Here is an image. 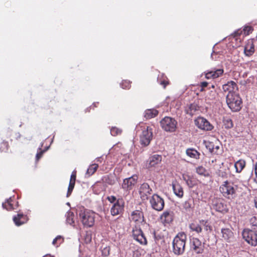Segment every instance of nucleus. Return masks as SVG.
<instances>
[{
  "label": "nucleus",
  "instance_id": "1a4fd4ad",
  "mask_svg": "<svg viewBox=\"0 0 257 257\" xmlns=\"http://www.w3.org/2000/svg\"><path fill=\"white\" fill-rule=\"evenodd\" d=\"M153 137L152 129L148 126L143 131L140 136V142L142 145L147 146L150 143Z\"/></svg>",
  "mask_w": 257,
  "mask_h": 257
},
{
  "label": "nucleus",
  "instance_id": "864d4df0",
  "mask_svg": "<svg viewBox=\"0 0 257 257\" xmlns=\"http://www.w3.org/2000/svg\"><path fill=\"white\" fill-rule=\"evenodd\" d=\"M211 95L210 96V97H209V98L210 99H213L214 98H215V96L216 95V92L215 91H211Z\"/></svg>",
  "mask_w": 257,
  "mask_h": 257
},
{
  "label": "nucleus",
  "instance_id": "72a5a7b5",
  "mask_svg": "<svg viewBox=\"0 0 257 257\" xmlns=\"http://www.w3.org/2000/svg\"><path fill=\"white\" fill-rule=\"evenodd\" d=\"M192 200L191 199L182 203V207L186 211H189L191 208Z\"/></svg>",
  "mask_w": 257,
  "mask_h": 257
},
{
  "label": "nucleus",
  "instance_id": "5701e85b",
  "mask_svg": "<svg viewBox=\"0 0 257 257\" xmlns=\"http://www.w3.org/2000/svg\"><path fill=\"white\" fill-rule=\"evenodd\" d=\"M174 194L179 198H182L184 194L183 188L179 183H174L172 185Z\"/></svg>",
  "mask_w": 257,
  "mask_h": 257
},
{
  "label": "nucleus",
  "instance_id": "9b49d317",
  "mask_svg": "<svg viewBox=\"0 0 257 257\" xmlns=\"http://www.w3.org/2000/svg\"><path fill=\"white\" fill-rule=\"evenodd\" d=\"M124 202L122 199H119L117 200L110 209L111 214L115 216L121 213L123 211Z\"/></svg>",
  "mask_w": 257,
  "mask_h": 257
},
{
  "label": "nucleus",
  "instance_id": "37998d69",
  "mask_svg": "<svg viewBox=\"0 0 257 257\" xmlns=\"http://www.w3.org/2000/svg\"><path fill=\"white\" fill-rule=\"evenodd\" d=\"M120 86L123 89H128L131 87V83L129 81L124 80L120 84Z\"/></svg>",
  "mask_w": 257,
  "mask_h": 257
},
{
  "label": "nucleus",
  "instance_id": "13d9d810",
  "mask_svg": "<svg viewBox=\"0 0 257 257\" xmlns=\"http://www.w3.org/2000/svg\"><path fill=\"white\" fill-rule=\"evenodd\" d=\"M207 85H208V83L207 82H202L201 83V85L202 87H205L207 86Z\"/></svg>",
  "mask_w": 257,
  "mask_h": 257
},
{
  "label": "nucleus",
  "instance_id": "603ef678",
  "mask_svg": "<svg viewBox=\"0 0 257 257\" xmlns=\"http://www.w3.org/2000/svg\"><path fill=\"white\" fill-rule=\"evenodd\" d=\"M44 151H40L39 153H38L37 154H36V160L38 161L40 158H41V157L42 156V155H43V153Z\"/></svg>",
  "mask_w": 257,
  "mask_h": 257
},
{
  "label": "nucleus",
  "instance_id": "c85d7f7f",
  "mask_svg": "<svg viewBox=\"0 0 257 257\" xmlns=\"http://www.w3.org/2000/svg\"><path fill=\"white\" fill-rule=\"evenodd\" d=\"M158 113V111L154 109H148L145 111V117L147 119H150L155 117Z\"/></svg>",
  "mask_w": 257,
  "mask_h": 257
},
{
  "label": "nucleus",
  "instance_id": "09e8293b",
  "mask_svg": "<svg viewBox=\"0 0 257 257\" xmlns=\"http://www.w3.org/2000/svg\"><path fill=\"white\" fill-rule=\"evenodd\" d=\"M205 77L207 79L213 78L212 71H209L205 74Z\"/></svg>",
  "mask_w": 257,
  "mask_h": 257
},
{
  "label": "nucleus",
  "instance_id": "0e129e2a",
  "mask_svg": "<svg viewBox=\"0 0 257 257\" xmlns=\"http://www.w3.org/2000/svg\"><path fill=\"white\" fill-rule=\"evenodd\" d=\"M67 205H70V203H67Z\"/></svg>",
  "mask_w": 257,
  "mask_h": 257
},
{
  "label": "nucleus",
  "instance_id": "e433bc0d",
  "mask_svg": "<svg viewBox=\"0 0 257 257\" xmlns=\"http://www.w3.org/2000/svg\"><path fill=\"white\" fill-rule=\"evenodd\" d=\"M142 251V249L140 248H135L132 250L131 255L132 257H141Z\"/></svg>",
  "mask_w": 257,
  "mask_h": 257
},
{
  "label": "nucleus",
  "instance_id": "4be33fe9",
  "mask_svg": "<svg viewBox=\"0 0 257 257\" xmlns=\"http://www.w3.org/2000/svg\"><path fill=\"white\" fill-rule=\"evenodd\" d=\"M199 106L196 103H191L186 108V111L187 114L193 116L199 111Z\"/></svg>",
  "mask_w": 257,
  "mask_h": 257
},
{
  "label": "nucleus",
  "instance_id": "0eeeda50",
  "mask_svg": "<svg viewBox=\"0 0 257 257\" xmlns=\"http://www.w3.org/2000/svg\"><path fill=\"white\" fill-rule=\"evenodd\" d=\"M243 238L250 245H257V233L255 231L248 228L244 229L242 232Z\"/></svg>",
  "mask_w": 257,
  "mask_h": 257
},
{
  "label": "nucleus",
  "instance_id": "69168bd1",
  "mask_svg": "<svg viewBox=\"0 0 257 257\" xmlns=\"http://www.w3.org/2000/svg\"><path fill=\"white\" fill-rule=\"evenodd\" d=\"M214 85H212V88H214Z\"/></svg>",
  "mask_w": 257,
  "mask_h": 257
},
{
  "label": "nucleus",
  "instance_id": "4468645a",
  "mask_svg": "<svg viewBox=\"0 0 257 257\" xmlns=\"http://www.w3.org/2000/svg\"><path fill=\"white\" fill-rule=\"evenodd\" d=\"M191 247L196 253H202L204 250V245L197 238H193L191 241Z\"/></svg>",
  "mask_w": 257,
  "mask_h": 257
},
{
  "label": "nucleus",
  "instance_id": "dca6fc26",
  "mask_svg": "<svg viewBox=\"0 0 257 257\" xmlns=\"http://www.w3.org/2000/svg\"><path fill=\"white\" fill-rule=\"evenodd\" d=\"M173 212L170 210L164 211L160 216L162 222L164 224H169L173 220Z\"/></svg>",
  "mask_w": 257,
  "mask_h": 257
},
{
  "label": "nucleus",
  "instance_id": "c03bdc74",
  "mask_svg": "<svg viewBox=\"0 0 257 257\" xmlns=\"http://www.w3.org/2000/svg\"><path fill=\"white\" fill-rule=\"evenodd\" d=\"M199 222L202 228V227L204 228L206 226L210 224L207 220H200Z\"/></svg>",
  "mask_w": 257,
  "mask_h": 257
},
{
  "label": "nucleus",
  "instance_id": "7ed1b4c3",
  "mask_svg": "<svg viewBox=\"0 0 257 257\" xmlns=\"http://www.w3.org/2000/svg\"><path fill=\"white\" fill-rule=\"evenodd\" d=\"M187 236L184 232H179L174 237L173 241L174 253L176 255L182 254L185 250Z\"/></svg>",
  "mask_w": 257,
  "mask_h": 257
},
{
  "label": "nucleus",
  "instance_id": "20e7f679",
  "mask_svg": "<svg viewBox=\"0 0 257 257\" xmlns=\"http://www.w3.org/2000/svg\"><path fill=\"white\" fill-rule=\"evenodd\" d=\"M226 103L233 111H237L241 108V99L236 93H228L226 96Z\"/></svg>",
  "mask_w": 257,
  "mask_h": 257
},
{
  "label": "nucleus",
  "instance_id": "393cba45",
  "mask_svg": "<svg viewBox=\"0 0 257 257\" xmlns=\"http://www.w3.org/2000/svg\"><path fill=\"white\" fill-rule=\"evenodd\" d=\"M186 154L190 158L198 159L199 158L200 153L195 149L189 148L186 150Z\"/></svg>",
  "mask_w": 257,
  "mask_h": 257
},
{
  "label": "nucleus",
  "instance_id": "c756f323",
  "mask_svg": "<svg viewBox=\"0 0 257 257\" xmlns=\"http://www.w3.org/2000/svg\"><path fill=\"white\" fill-rule=\"evenodd\" d=\"M189 228L192 231H195L197 233L201 232L202 228H201L200 222L199 223H192L189 225Z\"/></svg>",
  "mask_w": 257,
  "mask_h": 257
},
{
  "label": "nucleus",
  "instance_id": "052dcab7",
  "mask_svg": "<svg viewBox=\"0 0 257 257\" xmlns=\"http://www.w3.org/2000/svg\"><path fill=\"white\" fill-rule=\"evenodd\" d=\"M255 206L257 208V198L254 199Z\"/></svg>",
  "mask_w": 257,
  "mask_h": 257
},
{
  "label": "nucleus",
  "instance_id": "2eb2a0df",
  "mask_svg": "<svg viewBox=\"0 0 257 257\" xmlns=\"http://www.w3.org/2000/svg\"><path fill=\"white\" fill-rule=\"evenodd\" d=\"M222 89L225 92L228 91V93H235V91L238 89V87L235 82L230 81L223 85Z\"/></svg>",
  "mask_w": 257,
  "mask_h": 257
},
{
  "label": "nucleus",
  "instance_id": "5fc2aeb1",
  "mask_svg": "<svg viewBox=\"0 0 257 257\" xmlns=\"http://www.w3.org/2000/svg\"><path fill=\"white\" fill-rule=\"evenodd\" d=\"M217 55H218L217 53L213 52L211 54V57L212 58V59L216 60L218 58Z\"/></svg>",
  "mask_w": 257,
  "mask_h": 257
},
{
  "label": "nucleus",
  "instance_id": "bb28decb",
  "mask_svg": "<svg viewBox=\"0 0 257 257\" xmlns=\"http://www.w3.org/2000/svg\"><path fill=\"white\" fill-rule=\"evenodd\" d=\"M196 172L200 176L208 177L209 172L203 166H199L196 168Z\"/></svg>",
  "mask_w": 257,
  "mask_h": 257
},
{
  "label": "nucleus",
  "instance_id": "6ab92c4d",
  "mask_svg": "<svg viewBox=\"0 0 257 257\" xmlns=\"http://www.w3.org/2000/svg\"><path fill=\"white\" fill-rule=\"evenodd\" d=\"M13 221L17 226H20L26 222L27 216L23 214L19 213L13 217Z\"/></svg>",
  "mask_w": 257,
  "mask_h": 257
},
{
  "label": "nucleus",
  "instance_id": "ddd939ff",
  "mask_svg": "<svg viewBox=\"0 0 257 257\" xmlns=\"http://www.w3.org/2000/svg\"><path fill=\"white\" fill-rule=\"evenodd\" d=\"M152 190L148 183H144L139 188V193L143 200L148 199V196L152 193Z\"/></svg>",
  "mask_w": 257,
  "mask_h": 257
},
{
  "label": "nucleus",
  "instance_id": "423d86ee",
  "mask_svg": "<svg viewBox=\"0 0 257 257\" xmlns=\"http://www.w3.org/2000/svg\"><path fill=\"white\" fill-rule=\"evenodd\" d=\"M160 124L165 131L174 132L176 131L177 122L174 118L166 116L161 120Z\"/></svg>",
  "mask_w": 257,
  "mask_h": 257
},
{
  "label": "nucleus",
  "instance_id": "f03ea898",
  "mask_svg": "<svg viewBox=\"0 0 257 257\" xmlns=\"http://www.w3.org/2000/svg\"><path fill=\"white\" fill-rule=\"evenodd\" d=\"M78 213L79 219L84 227H90L94 225L95 221L94 212L81 207L78 210Z\"/></svg>",
  "mask_w": 257,
  "mask_h": 257
},
{
  "label": "nucleus",
  "instance_id": "79ce46f5",
  "mask_svg": "<svg viewBox=\"0 0 257 257\" xmlns=\"http://www.w3.org/2000/svg\"><path fill=\"white\" fill-rule=\"evenodd\" d=\"M206 148L212 153L216 154L217 153L214 150V145L212 143H208L206 145Z\"/></svg>",
  "mask_w": 257,
  "mask_h": 257
},
{
  "label": "nucleus",
  "instance_id": "680f3d73",
  "mask_svg": "<svg viewBox=\"0 0 257 257\" xmlns=\"http://www.w3.org/2000/svg\"><path fill=\"white\" fill-rule=\"evenodd\" d=\"M109 184H111V185H112V184H114V182H112V181H111V182H109Z\"/></svg>",
  "mask_w": 257,
  "mask_h": 257
},
{
  "label": "nucleus",
  "instance_id": "2f4dec72",
  "mask_svg": "<svg viewBox=\"0 0 257 257\" xmlns=\"http://www.w3.org/2000/svg\"><path fill=\"white\" fill-rule=\"evenodd\" d=\"M184 180L189 188H193L196 184L195 181L189 176L184 177Z\"/></svg>",
  "mask_w": 257,
  "mask_h": 257
},
{
  "label": "nucleus",
  "instance_id": "b1692460",
  "mask_svg": "<svg viewBox=\"0 0 257 257\" xmlns=\"http://www.w3.org/2000/svg\"><path fill=\"white\" fill-rule=\"evenodd\" d=\"M221 233L222 237L227 241H230L231 239L233 238V233L229 228L221 229Z\"/></svg>",
  "mask_w": 257,
  "mask_h": 257
},
{
  "label": "nucleus",
  "instance_id": "aec40b11",
  "mask_svg": "<svg viewBox=\"0 0 257 257\" xmlns=\"http://www.w3.org/2000/svg\"><path fill=\"white\" fill-rule=\"evenodd\" d=\"M162 160V156L159 155H154L150 157L148 160V167H153L158 164Z\"/></svg>",
  "mask_w": 257,
  "mask_h": 257
},
{
  "label": "nucleus",
  "instance_id": "f257e3e1",
  "mask_svg": "<svg viewBox=\"0 0 257 257\" xmlns=\"http://www.w3.org/2000/svg\"><path fill=\"white\" fill-rule=\"evenodd\" d=\"M130 219L136 223L132 230V235L134 239L142 245H146L147 240L139 226V224L144 221L143 213L139 210L134 211L131 214Z\"/></svg>",
  "mask_w": 257,
  "mask_h": 257
},
{
  "label": "nucleus",
  "instance_id": "de8ad7c7",
  "mask_svg": "<svg viewBox=\"0 0 257 257\" xmlns=\"http://www.w3.org/2000/svg\"><path fill=\"white\" fill-rule=\"evenodd\" d=\"M76 177V172L75 171H73L71 174L70 181L75 182Z\"/></svg>",
  "mask_w": 257,
  "mask_h": 257
},
{
  "label": "nucleus",
  "instance_id": "39448f33",
  "mask_svg": "<svg viewBox=\"0 0 257 257\" xmlns=\"http://www.w3.org/2000/svg\"><path fill=\"white\" fill-rule=\"evenodd\" d=\"M237 187L233 183L225 181L220 187V191L223 196L226 198L231 199L235 197Z\"/></svg>",
  "mask_w": 257,
  "mask_h": 257
},
{
  "label": "nucleus",
  "instance_id": "e2e57ef3",
  "mask_svg": "<svg viewBox=\"0 0 257 257\" xmlns=\"http://www.w3.org/2000/svg\"><path fill=\"white\" fill-rule=\"evenodd\" d=\"M97 161H100V158H97Z\"/></svg>",
  "mask_w": 257,
  "mask_h": 257
},
{
  "label": "nucleus",
  "instance_id": "6e6d98bb",
  "mask_svg": "<svg viewBox=\"0 0 257 257\" xmlns=\"http://www.w3.org/2000/svg\"><path fill=\"white\" fill-rule=\"evenodd\" d=\"M4 147H5V149H6V150L7 149V147H8V144L6 142H3L2 144V145H1V150H2V148Z\"/></svg>",
  "mask_w": 257,
  "mask_h": 257
},
{
  "label": "nucleus",
  "instance_id": "f704fd0d",
  "mask_svg": "<svg viewBox=\"0 0 257 257\" xmlns=\"http://www.w3.org/2000/svg\"><path fill=\"white\" fill-rule=\"evenodd\" d=\"M223 125L226 128H230L233 126L232 120L229 118H224L223 119Z\"/></svg>",
  "mask_w": 257,
  "mask_h": 257
},
{
  "label": "nucleus",
  "instance_id": "49530a36",
  "mask_svg": "<svg viewBox=\"0 0 257 257\" xmlns=\"http://www.w3.org/2000/svg\"><path fill=\"white\" fill-rule=\"evenodd\" d=\"M102 253L105 256L108 255L109 254V248L107 247H104L102 250Z\"/></svg>",
  "mask_w": 257,
  "mask_h": 257
},
{
  "label": "nucleus",
  "instance_id": "412c9836",
  "mask_svg": "<svg viewBox=\"0 0 257 257\" xmlns=\"http://www.w3.org/2000/svg\"><path fill=\"white\" fill-rule=\"evenodd\" d=\"M253 31V29L250 26H245L242 30L238 29L236 31H235L233 35L234 37H236L237 36L243 34L244 36L248 35L250 33L252 32Z\"/></svg>",
  "mask_w": 257,
  "mask_h": 257
},
{
  "label": "nucleus",
  "instance_id": "a19ab883",
  "mask_svg": "<svg viewBox=\"0 0 257 257\" xmlns=\"http://www.w3.org/2000/svg\"><path fill=\"white\" fill-rule=\"evenodd\" d=\"M249 224L252 227H254V229L257 228V219L255 216H252L249 219Z\"/></svg>",
  "mask_w": 257,
  "mask_h": 257
},
{
  "label": "nucleus",
  "instance_id": "473e14b6",
  "mask_svg": "<svg viewBox=\"0 0 257 257\" xmlns=\"http://www.w3.org/2000/svg\"><path fill=\"white\" fill-rule=\"evenodd\" d=\"M98 167V165L96 164L90 165L89 168L87 169L86 174L88 175L89 176L92 175L96 171Z\"/></svg>",
  "mask_w": 257,
  "mask_h": 257
},
{
  "label": "nucleus",
  "instance_id": "6e6552de",
  "mask_svg": "<svg viewBox=\"0 0 257 257\" xmlns=\"http://www.w3.org/2000/svg\"><path fill=\"white\" fill-rule=\"evenodd\" d=\"M150 202L152 207L157 211H161L164 207V201L158 194H154L153 195L150 200Z\"/></svg>",
  "mask_w": 257,
  "mask_h": 257
},
{
  "label": "nucleus",
  "instance_id": "ea45409f",
  "mask_svg": "<svg viewBox=\"0 0 257 257\" xmlns=\"http://www.w3.org/2000/svg\"><path fill=\"white\" fill-rule=\"evenodd\" d=\"M213 74V78H216L219 77L223 73L222 69H217L215 70H212Z\"/></svg>",
  "mask_w": 257,
  "mask_h": 257
},
{
  "label": "nucleus",
  "instance_id": "a18cd8bd",
  "mask_svg": "<svg viewBox=\"0 0 257 257\" xmlns=\"http://www.w3.org/2000/svg\"><path fill=\"white\" fill-rule=\"evenodd\" d=\"M107 199L108 200V201H109L110 203H114L115 202H116V201H117L116 200V198L115 196H108L107 197Z\"/></svg>",
  "mask_w": 257,
  "mask_h": 257
},
{
  "label": "nucleus",
  "instance_id": "c9c22d12",
  "mask_svg": "<svg viewBox=\"0 0 257 257\" xmlns=\"http://www.w3.org/2000/svg\"><path fill=\"white\" fill-rule=\"evenodd\" d=\"M63 241V238L61 235H58L53 240V245L58 246Z\"/></svg>",
  "mask_w": 257,
  "mask_h": 257
},
{
  "label": "nucleus",
  "instance_id": "4d7b16f0",
  "mask_svg": "<svg viewBox=\"0 0 257 257\" xmlns=\"http://www.w3.org/2000/svg\"><path fill=\"white\" fill-rule=\"evenodd\" d=\"M254 169L255 176L257 178V162L255 163V164L254 165Z\"/></svg>",
  "mask_w": 257,
  "mask_h": 257
},
{
  "label": "nucleus",
  "instance_id": "f8f14e48",
  "mask_svg": "<svg viewBox=\"0 0 257 257\" xmlns=\"http://www.w3.org/2000/svg\"><path fill=\"white\" fill-rule=\"evenodd\" d=\"M138 179V177L137 175H134L130 177L124 179L122 184V188L131 190L136 184Z\"/></svg>",
  "mask_w": 257,
  "mask_h": 257
},
{
  "label": "nucleus",
  "instance_id": "8fccbe9b",
  "mask_svg": "<svg viewBox=\"0 0 257 257\" xmlns=\"http://www.w3.org/2000/svg\"><path fill=\"white\" fill-rule=\"evenodd\" d=\"M204 230L206 231L207 233L210 232L212 230V227L210 224H208L207 226H206L204 228Z\"/></svg>",
  "mask_w": 257,
  "mask_h": 257
},
{
  "label": "nucleus",
  "instance_id": "cd10ccee",
  "mask_svg": "<svg viewBox=\"0 0 257 257\" xmlns=\"http://www.w3.org/2000/svg\"><path fill=\"white\" fill-rule=\"evenodd\" d=\"M245 166V162L243 160H239L234 164L236 172L240 173Z\"/></svg>",
  "mask_w": 257,
  "mask_h": 257
},
{
  "label": "nucleus",
  "instance_id": "a878e982",
  "mask_svg": "<svg viewBox=\"0 0 257 257\" xmlns=\"http://www.w3.org/2000/svg\"><path fill=\"white\" fill-rule=\"evenodd\" d=\"M66 222L70 225L75 226V216L72 212L68 211L66 214Z\"/></svg>",
  "mask_w": 257,
  "mask_h": 257
},
{
  "label": "nucleus",
  "instance_id": "9d476101",
  "mask_svg": "<svg viewBox=\"0 0 257 257\" xmlns=\"http://www.w3.org/2000/svg\"><path fill=\"white\" fill-rule=\"evenodd\" d=\"M195 125L200 129L205 131H211L213 128L212 125L205 118L198 117L195 120Z\"/></svg>",
  "mask_w": 257,
  "mask_h": 257
},
{
  "label": "nucleus",
  "instance_id": "a211bd4d",
  "mask_svg": "<svg viewBox=\"0 0 257 257\" xmlns=\"http://www.w3.org/2000/svg\"><path fill=\"white\" fill-rule=\"evenodd\" d=\"M14 199L12 197H10L7 201L3 203L2 204V206L4 208L7 209V210H12L14 209H16L18 207V202L16 203L15 205L14 204Z\"/></svg>",
  "mask_w": 257,
  "mask_h": 257
},
{
  "label": "nucleus",
  "instance_id": "3c124183",
  "mask_svg": "<svg viewBox=\"0 0 257 257\" xmlns=\"http://www.w3.org/2000/svg\"><path fill=\"white\" fill-rule=\"evenodd\" d=\"M158 81L160 83V84L162 85H163L164 88H165L166 85L168 84V82L166 81L165 80H162L159 81V78H158Z\"/></svg>",
  "mask_w": 257,
  "mask_h": 257
},
{
  "label": "nucleus",
  "instance_id": "7c9ffc66",
  "mask_svg": "<svg viewBox=\"0 0 257 257\" xmlns=\"http://www.w3.org/2000/svg\"><path fill=\"white\" fill-rule=\"evenodd\" d=\"M244 52L246 56H249L251 55L254 52V46L253 44H248L247 45H246L244 47Z\"/></svg>",
  "mask_w": 257,
  "mask_h": 257
},
{
  "label": "nucleus",
  "instance_id": "4c0bfd02",
  "mask_svg": "<svg viewBox=\"0 0 257 257\" xmlns=\"http://www.w3.org/2000/svg\"><path fill=\"white\" fill-rule=\"evenodd\" d=\"M121 132L122 130L116 127H112L110 129V134L113 136L120 135Z\"/></svg>",
  "mask_w": 257,
  "mask_h": 257
},
{
  "label": "nucleus",
  "instance_id": "58836bf2",
  "mask_svg": "<svg viewBox=\"0 0 257 257\" xmlns=\"http://www.w3.org/2000/svg\"><path fill=\"white\" fill-rule=\"evenodd\" d=\"M75 184V182H72V181L69 182L68 190H67V195H66L67 197H68L71 195V194L74 189Z\"/></svg>",
  "mask_w": 257,
  "mask_h": 257
},
{
  "label": "nucleus",
  "instance_id": "bf43d9fd",
  "mask_svg": "<svg viewBox=\"0 0 257 257\" xmlns=\"http://www.w3.org/2000/svg\"><path fill=\"white\" fill-rule=\"evenodd\" d=\"M220 148L219 146H214V150L217 152V151Z\"/></svg>",
  "mask_w": 257,
  "mask_h": 257
},
{
  "label": "nucleus",
  "instance_id": "f3484780",
  "mask_svg": "<svg viewBox=\"0 0 257 257\" xmlns=\"http://www.w3.org/2000/svg\"><path fill=\"white\" fill-rule=\"evenodd\" d=\"M212 207L218 212H223L225 209V207L220 199H215L212 200Z\"/></svg>",
  "mask_w": 257,
  "mask_h": 257
}]
</instances>
